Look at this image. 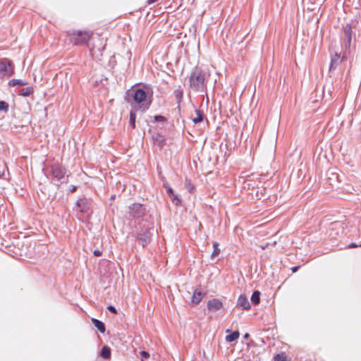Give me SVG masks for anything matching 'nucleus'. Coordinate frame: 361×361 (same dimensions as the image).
<instances>
[{
    "instance_id": "nucleus-16",
    "label": "nucleus",
    "mask_w": 361,
    "mask_h": 361,
    "mask_svg": "<svg viewBox=\"0 0 361 361\" xmlns=\"http://www.w3.org/2000/svg\"><path fill=\"white\" fill-rule=\"evenodd\" d=\"M92 324H94V326L102 334H104L105 332V330H106V328H105V324L104 322H102V321L97 319H94V318H92Z\"/></svg>"
},
{
    "instance_id": "nucleus-23",
    "label": "nucleus",
    "mask_w": 361,
    "mask_h": 361,
    "mask_svg": "<svg viewBox=\"0 0 361 361\" xmlns=\"http://www.w3.org/2000/svg\"><path fill=\"white\" fill-rule=\"evenodd\" d=\"M259 300H260V292L258 290L254 291L251 296L252 302L255 305H257L259 302Z\"/></svg>"
},
{
    "instance_id": "nucleus-32",
    "label": "nucleus",
    "mask_w": 361,
    "mask_h": 361,
    "mask_svg": "<svg viewBox=\"0 0 361 361\" xmlns=\"http://www.w3.org/2000/svg\"><path fill=\"white\" fill-rule=\"evenodd\" d=\"M94 255L96 256V257H99L100 255H102V251L99 250H95L94 251Z\"/></svg>"
},
{
    "instance_id": "nucleus-7",
    "label": "nucleus",
    "mask_w": 361,
    "mask_h": 361,
    "mask_svg": "<svg viewBox=\"0 0 361 361\" xmlns=\"http://www.w3.org/2000/svg\"><path fill=\"white\" fill-rule=\"evenodd\" d=\"M154 228H149L139 233L137 240L141 243L142 247L148 245L151 241V237L153 234Z\"/></svg>"
},
{
    "instance_id": "nucleus-20",
    "label": "nucleus",
    "mask_w": 361,
    "mask_h": 361,
    "mask_svg": "<svg viewBox=\"0 0 361 361\" xmlns=\"http://www.w3.org/2000/svg\"><path fill=\"white\" fill-rule=\"evenodd\" d=\"M195 114H196L197 116L195 118H192V121L194 123L197 124V123H199L201 121H202L204 114H203L202 111H201L200 109H196Z\"/></svg>"
},
{
    "instance_id": "nucleus-33",
    "label": "nucleus",
    "mask_w": 361,
    "mask_h": 361,
    "mask_svg": "<svg viewBox=\"0 0 361 361\" xmlns=\"http://www.w3.org/2000/svg\"><path fill=\"white\" fill-rule=\"evenodd\" d=\"M358 245L354 243H350L349 245H348V247L349 248H353V247H357Z\"/></svg>"
},
{
    "instance_id": "nucleus-17",
    "label": "nucleus",
    "mask_w": 361,
    "mask_h": 361,
    "mask_svg": "<svg viewBox=\"0 0 361 361\" xmlns=\"http://www.w3.org/2000/svg\"><path fill=\"white\" fill-rule=\"evenodd\" d=\"M27 82L25 80L20 79H12L8 82V85L11 87L14 86H24L26 85Z\"/></svg>"
},
{
    "instance_id": "nucleus-24",
    "label": "nucleus",
    "mask_w": 361,
    "mask_h": 361,
    "mask_svg": "<svg viewBox=\"0 0 361 361\" xmlns=\"http://www.w3.org/2000/svg\"><path fill=\"white\" fill-rule=\"evenodd\" d=\"M135 119H136V114H135V112L131 111L130 112L129 123L132 126L133 128H134L135 127Z\"/></svg>"
},
{
    "instance_id": "nucleus-26",
    "label": "nucleus",
    "mask_w": 361,
    "mask_h": 361,
    "mask_svg": "<svg viewBox=\"0 0 361 361\" xmlns=\"http://www.w3.org/2000/svg\"><path fill=\"white\" fill-rule=\"evenodd\" d=\"M214 251L212 253V257H216L220 253V250L219 249V243H214Z\"/></svg>"
},
{
    "instance_id": "nucleus-25",
    "label": "nucleus",
    "mask_w": 361,
    "mask_h": 361,
    "mask_svg": "<svg viewBox=\"0 0 361 361\" xmlns=\"http://www.w3.org/2000/svg\"><path fill=\"white\" fill-rule=\"evenodd\" d=\"M274 361H288V358L283 353H279L274 357Z\"/></svg>"
},
{
    "instance_id": "nucleus-37",
    "label": "nucleus",
    "mask_w": 361,
    "mask_h": 361,
    "mask_svg": "<svg viewBox=\"0 0 361 361\" xmlns=\"http://www.w3.org/2000/svg\"><path fill=\"white\" fill-rule=\"evenodd\" d=\"M249 337V334L246 333L245 335H244V338H247Z\"/></svg>"
},
{
    "instance_id": "nucleus-13",
    "label": "nucleus",
    "mask_w": 361,
    "mask_h": 361,
    "mask_svg": "<svg viewBox=\"0 0 361 361\" xmlns=\"http://www.w3.org/2000/svg\"><path fill=\"white\" fill-rule=\"evenodd\" d=\"M237 305L242 307L243 310H249L250 308V305L247 298L243 294L239 296Z\"/></svg>"
},
{
    "instance_id": "nucleus-36",
    "label": "nucleus",
    "mask_w": 361,
    "mask_h": 361,
    "mask_svg": "<svg viewBox=\"0 0 361 361\" xmlns=\"http://www.w3.org/2000/svg\"><path fill=\"white\" fill-rule=\"evenodd\" d=\"M298 269V267H294L292 268V271L295 272V271H297Z\"/></svg>"
},
{
    "instance_id": "nucleus-1",
    "label": "nucleus",
    "mask_w": 361,
    "mask_h": 361,
    "mask_svg": "<svg viewBox=\"0 0 361 361\" xmlns=\"http://www.w3.org/2000/svg\"><path fill=\"white\" fill-rule=\"evenodd\" d=\"M206 73L200 68L195 67L192 69L190 78V87L196 92H203L206 90Z\"/></svg>"
},
{
    "instance_id": "nucleus-2",
    "label": "nucleus",
    "mask_w": 361,
    "mask_h": 361,
    "mask_svg": "<svg viewBox=\"0 0 361 361\" xmlns=\"http://www.w3.org/2000/svg\"><path fill=\"white\" fill-rule=\"evenodd\" d=\"M92 35L90 30H69L67 32L68 40L74 45H83L87 43Z\"/></svg>"
},
{
    "instance_id": "nucleus-11",
    "label": "nucleus",
    "mask_w": 361,
    "mask_h": 361,
    "mask_svg": "<svg viewBox=\"0 0 361 361\" xmlns=\"http://www.w3.org/2000/svg\"><path fill=\"white\" fill-rule=\"evenodd\" d=\"M223 307L222 302L217 298H213L207 302V308L211 312H216Z\"/></svg>"
},
{
    "instance_id": "nucleus-9",
    "label": "nucleus",
    "mask_w": 361,
    "mask_h": 361,
    "mask_svg": "<svg viewBox=\"0 0 361 361\" xmlns=\"http://www.w3.org/2000/svg\"><path fill=\"white\" fill-rule=\"evenodd\" d=\"M133 98L135 102L140 104L144 102L147 99V92L141 88H137L134 90Z\"/></svg>"
},
{
    "instance_id": "nucleus-27",
    "label": "nucleus",
    "mask_w": 361,
    "mask_h": 361,
    "mask_svg": "<svg viewBox=\"0 0 361 361\" xmlns=\"http://www.w3.org/2000/svg\"><path fill=\"white\" fill-rule=\"evenodd\" d=\"M8 110V104L4 101H0V111L7 112Z\"/></svg>"
},
{
    "instance_id": "nucleus-21",
    "label": "nucleus",
    "mask_w": 361,
    "mask_h": 361,
    "mask_svg": "<svg viewBox=\"0 0 361 361\" xmlns=\"http://www.w3.org/2000/svg\"><path fill=\"white\" fill-rule=\"evenodd\" d=\"M34 90L32 87H27L25 88L22 89L19 93L18 95L23 96V97H27L31 95L33 93Z\"/></svg>"
},
{
    "instance_id": "nucleus-40",
    "label": "nucleus",
    "mask_w": 361,
    "mask_h": 361,
    "mask_svg": "<svg viewBox=\"0 0 361 361\" xmlns=\"http://www.w3.org/2000/svg\"><path fill=\"white\" fill-rule=\"evenodd\" d=\"M142 361H144V360H142Z\"/></svg>"
},
{
    "instance_id": "nucleus-8",
    "label": "nucleus",
    "mask_w": 361,
    "mask_h": 361,
    "mask_svg": "<svg viewBox=\"0 0 361 361\" xmlns=\"http://www.w3.org/2000/svg\"><path fill=\"white\" fill-rule=\"evenodd\" d=\"M164 187L165 188L167 195L170 197L171 202L176 204V206L181 205L182 200L180 196L178 194H176L173 190L170 187L169 183H166L164 184Z\"/></svg>"
},
{
    "instance_id": "nucleus-12",
    "label": "nucleus",
    "mask_w": 361,
    "mask_h": 361,
    "mask_svg": "<svg viewBox=\"0 0 361 361\" xmlns=\"http://www.w3.org/2000/svg\"><path fill=\"white\" fill-rule=\"evenodd\" d=\"M342 59L337 53L331 55V62L329 65V71L335 70L338 65L341 63Z\"/></svg>"
},
{
    "instance_id": "nucleus-30",
    "label": "nucleus",
    "mask_w": 361,
    "mask_h": 361,
    "mask_svg": "<svg viewBox=\"0 0 361 361\" xmlns=\"http://www.w3.org/2000/svg\"><path fill=\"white\" fill-rule=\"evenodd\" d=\"M140 353L141 357L143 358L147 359V358L149 357V354L146 351L142 350Z\"/></svg>"
},
{
    "instance_id": "nucleus-5",
    "label": "nucleus",
    "mask_w": 361,
    "mask_h": 361,
    "mask_svg": "<svg viewBox=\"0 0 361 361\" xmlns=\"http://www.w3.org/2000/svg\"><path fill=\"white\" fill-rule=\"evenodd\" d=\"M13 68L11 62L6 59L0 61V76L10 77L13 74Z\"/></svg>"
},
{
    "instance_id": "nucleus-29",
    "label": "nucleus",
    "mask_w": 361,
    "mask_h": 361,
    "mask_svg": "<svg viewBox=\"0 0 361 361\" xmlns=\"http://www.w3.org/2000/svg\"><path fill=\"white\" fill-rule=\"evenodd\" d=\"M154 120L157 122H163L166 118L163 116L158 115L154 116Z\"/></svg>"
},
{
    "instance_id": "nucleus-34",
    "label": "nucleus",
    "mask_w": 361,
    "mask_h": 361,
    "mask_svg": "<svg viewBox=\"0 0 361 361\" xmlns=\"http://www.w3.org/2000/svg\"><path fill=\"white\" fill-rule=\"evenodd\" d=\"M151 104V100H149L147 103V105L145 106V108L143 109V110H145V109H148L149 105Z\"/></svg>"
},
{
    "instance_id": "nucleus-39",
    "label": "nucleus",
    "mask_w": 361,
    "mask_h": 361,
    "mask_svg": "<svg viewBox=\"0 0 361 361\" xmlns=\"http://www.w3.org/2000/svg\"><path fill=\"white\" fill-rule=\"evenodd\" d=\"M360 246L361 247V244L360 245Z\"/></svg>"
},
{
    "instance_id": "nucleus-4",
    "label": "nucleus",
    "mask_w": 361,
    "mask_h": 361,
    "mask_svg": "<svg viewBox=\"0 0 361 361\" xmlns=\"http://www.w3.org/2000/svg\"><path fill=\"white\" fill-rule=\"evenodd\" d=\"M90 207L91 200L85 197L79 198L75 202V209L81 214H88Z\"/></svg>"
},
{
    "instance_id": "nucleus-18",
    "label": "nucleus",
    "mask_w": 361,
    "mask_h": 361,
    "mask_svg": "<svg viewBox=\"0 0 361 361\" xmlns=\"http://www.w3.org/2000/svg\"><path fill=\"white\" fill-rule=\"evenodd\" d=\"M100 355L104 359H109L111 357V349L109 347L104 345L100 352Z\"/></svg>"
},
{
    "instance_id": "nucleus-28",
    "label": "nucleus",
    "mask_w": 361,
    "mask_h": 361,
    "mask_svg": "<svg viewBox=\"0 0 361 361\" xmlns=\"http://www.w3.org/2000/svg\"><path fill=\"white\" fill-rule=\"evenodd\" d=\"M5 169V164L4 161L0 160V177L4 175Z\"/></svg>"
},
{
    "instance_id": "nucleus-10",
    "label": "nucleus",
    "mask_w": 361,
    "mask_h": 361,
    "mask_svg": "<svg viewBox=\"0 0 361 361\" xmlns=\"http://www.w3.org/2000/svg\"><path fill=\"white\" fill-rule=\"evenodd\" d=\"M345 47L346 49H349L351 44L353 31L352 27L350 25L347 24L343 27Z\"/></svg>"
},
{
    "instance_id": "nucleus-19",
    "label": "nucleus",
    "mask_w": 361,
    "mask_h": 361,
    "mask_svg": "<svg viewBox=\"0 0 361 361\" xmlns=\"http://www.w3.org/2000/svg\"><path fill=\"white\" fill-rule=\"evenodd\" d=\"M173 95L177 100L178 106H180L183 99V92L180 88L176 89L173 91Z\"/></svg>"
},
{
    "instance_id": "nucleus-31",
    "label": "nucleus",
    "mask_w": 361,
    "mask_h": 361,
    "mask_svg": "<svg viewBox=\"0 0 361 361\" xmlns=\"http://www.w3.org/2000/svg\"><path fill=\"white\" fill-rule=\"evenodd\" d=\"M107 309L114 314H116L117 312L116 309L113 305H109L107 307Z\"/></svg>"
},
{
    "instance_id": "nucleus-38",
    "label": "nucleus",
    "mask_w": 361,
    "mask_h": 361,
    "mask_svg": "<svg viewBox=\"0 0 361 361\" xmlns=\"http://www.w3.org/2000/svg\"><path fill=\"white\" fill-rule=\"evenodd\" d=\"M75 187L72 188V191H75Z\"/></svg>"
},
{
    "instance_id": "nucleus-15",
    "label": "nucleus",
    "mask_w": 361,
    "mask_h": 361,
    "mask_svg": "<svg viewBox=\"0 0 361 361\" xmlns=\"http://www.w3.org/2000/svg\"><path fill=\"white\" fill-rule=\"evenodd\" d=\"M152 140L157 145L162 147L164 144L165 140L164 136L159 133H154L152 135Z\"/></svg>"
},
{
    "instance_id": "nucleus-22",
    "label": "nucleus",
    "mask_w": 361,
    "mask_h": 361,
    "mask_svg": "<svg viewBox=\"0 0 361 361\" xmlns=\"http://www.w3.org/2000/svg\"><path fill=\"white\" fill-rule=\"evenodd\" d=\"M239 336H240V334H239L238 331H233L231 334H230L226 336V341L227 342H233V341L237 340Z\"/></svg>"
},
{
    "instance_id": "nucleus-3",
    "label": "nucleus",
    "mask_w": 361,
    "mask_h": 361,
    "mask_svg": "<svg viewBox=\"0 0 361 361\" xmlns=\"http://www.w3.org/2000/svg\"><path fill=\"white\" fill-rule=\"evenodd\" d=\"M51 173L55 180L57 181V184L64 182V179H66V171L62 166L58 164H54L51 166Z\"/></svg>"
},
{
    "instance_id": "nucleus-14",
    "label": "nucleus",
    "mask_w": 361,
    "mask_h": 361,
    "mask_svg": "<svg viewBox=\"0 0 361 361\" xmlns=\"http://www.w3.org/2000/svg\"><path fill=\"white\" fill-rule=\"evenodd\" d=\"M204 294L200 292V291H198L197 290H195L193 293V295L191 298V302L192 305H197L200 302V301L202 300V299L204 297Z\"/></svg>"
},
{
    "instance_id": "nucleus-35",
    "label": "nucleus",
    "mask_w": 361,
    "mask_h": 361,
    "mask_svg": "<svg viewBox=\"0 0 361 361\" xmlns=\"http://www.w3.org/2000/svg\"><path fill=\"white\" fill-rule=\"evenodd\" d=\"M158 0H147V3H148V4H151L155 3Z\"/></svg>"
},
{
    "instance_id": "nucleus-6",
    "label": "nucleus",
    "mask_w": 361,
    "mask_h": 361,
    "mask_svg": "<svg viewBox=\"0 0 361 361\" xmlns=\"http://www.w3.org/2000/svg\"><path fill=\"white\" fill-rule=\"evenodd\" d=\"M145 213V208L144 206L139 203H133L129 206V214L130 216L135 218L139 219L144 216Z\"/></svg>"
}]
</instances>
